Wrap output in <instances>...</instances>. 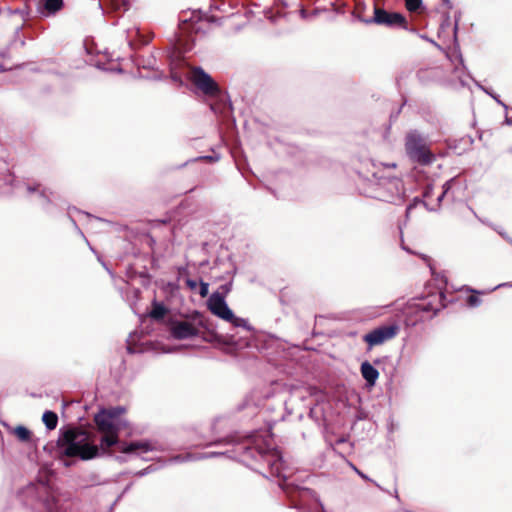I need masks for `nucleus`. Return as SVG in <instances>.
Listing matches in <instances>:
<instances>
[{"instance_id":"nucleus-1","label":"nucleus","mask_w":512,"mask_h":512,"mask_svg":"<svg viewBox=\"0 0 512 512\" xmlns=\"http://www.w3.org/2000/svg\"><path fill=\"white\" fill-rule=\"evenodd\" d=\"M93 420L97 431L102 434L100 444L92 443L88 431L80 427H69L61 432L57 440L60 458L76 457L86 461L100 454H111V448L119 444L120 424L100 411L94 415Z\"/></svg>"},{"instance_id":"nucleus-2","label":"nucleus","mask_w":512,"mask_h":512,"mask_svg":"<svg viewBox=\"0 0 512 512\" xmlns=\"http://www.w3.org/2000/svg\"><path fill=\"white\" fill-rule=\"evenodd\" d=\"M444 300V292L436 290L426 297L409 302L403 310L406 325L415 326L419 322L432 319L446 306Z\"/></svg>"},{"instance_id":"nucleus-3","label":"nucleus","mask_w":512,"mask_h":512,"mask_svg":"<svg viewBox=\"0 0 512 512\" xmlns=\"http://www.w3.org/2000/svg\"><path fill=\"white\" fill-rule=\"evenodd\" d=\"M405 149L408 156L421 165H428L435 159L425 139L417 131H411L406 135Z\"/></svg>"},{"instance_id":"nucleus-4","label":"nucleus","mask_w":512,"mask_h":512,"mask_svg":"<svg viewBox=\"0 0 512 512\" xmlns=\"http://www.w3.org/2000/svg\"><path fill=\"white\" fill-rule=\"evenodd\" d=\"M367 23H373L387 28L408 29V21L404 15L398 12H390L377 5L374 6V15Z\"/></svg>"},{"instance_id":"nucleus-5","label":"nucleus","mask_w":512,"mask_h":512,"mask_svg":"<svg viewBox=\"0 0 512 512\" xmlns=\"http://www.w3.org/2000/svg\"><path fill=\"white\" fill-rule=\"evenodd\" d=\"M189 78L194 86L206 96L218 97L220 95L219 85L201 67H192Z\"/></svg>"},{"instance_id":"nucleus-6","label":"nucleus","mask_w":512,"mask_h":512,"mask_svg":"<svg viewBox=\"0 0 512 512\" xmlns=\"http://www.w3.org/2000/svg\"><path fill=\"white\" fill-rule=\"evenodd\" d=\"M207 306L212 314L223 320H231L234 318V313L225 302L224 295L219 291L210 295L207 301Z\"/></svg>"},{"instance_id":"nucleus-7","label":"nucleus","mask_w":512,"mask_h":512,"mask_svg":"<svg viewBox=\"0 0 512 512\" xmlns=\"http://www.w3.org/2000/svg\"><path fill=\"white\" fill-rule=\"evenodd\" d=\"M396 326H381L378 327L366 335H364L363 340L370 346H377L383 344L385 341L394 338L397 334Z\"/></svg>"},{"instance_id":"nucleus-8","label":"nucleus","mask_w":512,"mask_h":512,"mask_svg":"<svg viewBox=\"0 0 512 512\" xmlns=\"http://www.w3.org/2000/svg\"><path fill=\"white\" fill-rule=\"evenodd\" d=\"M170 334L173 338L182 340L188 339L199 334V328L195 323L189 321H172L170 325Z\"/></svg>"},{"instance_id":"nucleus-9","label":"nucleus","mask_w":512,"mask_h":512,"mask_svg":"<svg viewBox=\"0 0 512 512\" xmlns=\"http://www.w3.org/2000/svg\"><path fill=\"white\" fill-rule=\"evenodd\" d=\"M360 371L366 382L373 386L379 377V372L368 361L361 364Z\"/></svg>"},{"instance_id":"nucleus-10","label":"nucleus","mask_w":512,"mask_h":512,"mask_svg":"<svg viewBox=\"0 0 512 512\" xmlns=\"http://www.w3.org/2000/svg\"><path fill=\"white\" fill-rule=\"evenodd\" d=\"M151 449V444L146 441L131 442L130 444L119 447V451L124 454H131L136 451L148 452Z\"/></svg>"},{"instance_id":"nucleus-11","label":"nucleus","mask_w":512,"mask_h":512,"mask_svg":"<svg viewBox=\"0 0 512 512\" xmlns=\"http://www.w3.org/2000/svg\"><path fill=\"white\" fill-rule=\"evenodd\" d=\"M42 421L48 430H54L58 424V416L53 411H45L42 416Z\"/></svg>"},{"instance_id":"nucleus-12","label":"nucleus","mask_w":512,"mask_h":512,"mask_svg":"<svg viewBox=\"0 0 512 512\" xmlns=\"http://www.w3.org/2000/svg\"><path fill=\"white\" fill-rule=\"evenodd\" d=\"M13 434L21 442H30L32 439V432L28 428L21 425L14 429Z\"/></svg>"},{"instance_id":"nucleus-13","label":"nucleus","mask_w":512,"mask_h":512,"mask_svg":"<svg viewBox=\"0 0 512 512\" xmlns=\"http://www.w3.org/2000/svg\"><path fill=\"white\" fill-rule=\"evenodd\" d=\"M167 312H168V310L166 309V307L163 304L155 302L153 304V308L150 312V317L155 320H161L165 317Z\"/></svg>"},{"instance_id":"nucleus-14","label":"nucleus","mask_w":512,"mask_h":512,"mask_svg":"<svg viewBox=\"0 0 512 512\" xmlns=\"http://www.w3.org/2000/svg\"><path fill=\"white\" fill-rule=\"evenodd\" d=\"M43 3L44 9L48 13H56L59 11L63 6V0H41Z\"/></svg>"},{"instance_id":"nucleus-15","label":"nucleus","mask_w":512,"mask_h":512,"mask_svg":"<svg viewBox=\"0 0 512 512\" xmlns=\"http://www.w3.org/2000/svg\"><path fill=\"white\" fill-rule=\"evenodd\" d=\"M100 412L104 413L109 418L116 421L121 415L126 413V409L122 406H117V407L101 409Z\"/></svg>"},{"instance_id":"nucleus-16","label":"nucleus","mask_w":512,"mask_h":512,"mask_svg":"<svg viewBox=\"0 0 512 512\" xmlns=\"http://www.w3.org/2000/svg\"><path fill=\"white\" fill-rule=\"evenodd\" d=\"M458 183L457 178H452L445 182L443 185V191L438 197V201L441 202L445 196H448L450 190Z\"/></svg>"},{"instance_id":"nucleus-17","label":"nucleus","mask_w":512,"mask_h":512,"mask_svg":"<svg viewBox=\"0 0 512 512\" xmlns=\"http://www.w3.org/2000/svg\"><path fill=\"white\" fill-rule=\"evenodd\" d=\"M471 294L467 297L466 303L469 307H477L481 304V299L479 297L480 292L471 290Z\"/></svg>"},{"instance_id":"nucleus-18","label":"nucleus","mask_w":512,"mask_h":512,"mask_svg":"<svg viewBox=\"0 0 512 512\" xmlns=\"http://www.w3.org/2000/svg\"><path fill=\"white\" fill-rule=\"evenodd\" d=\"M422 6V0H405V7L409 12H417Z\"/></svg>"},{"instance_id":"nucleus-19","label":"nucleus","mask_w":512,"mask_h":512,"mask_svg":"<svg viewBox=\"0 0 512 512\" xmlns=\"http://www.w3.org/2000/svg\"><path fill=\"white\" fill-rule=\"evenodd\" d=\"M215 340L217 342L225 344V345H232V344H234V339H233L232 336H230V337L218 336Z\"/></svg>"},{"instance_id":"nucleus-20","label":"nucleus","mask_w":512,"mask_h":512,"mask_svg":"<svg viewBox=\"0 0 512 512\" xmlns=\"http://www.w3.org/2000/svg\"><path fill=\"white\" fill-rule=\"evenodd\" d=\"M208 287H209L208 283L203 282V281H201V282H200V291H199V294H200V296H201L202 298H204V297H206V296L208 295V293H209V291H208Z\"/></svg>"},{"instance_id":"nucleus-21","label":"nucleus","mask_w":512,"mask_h":512,"mask_svg":"<svg viewBox=\"0 0 512 512\" xmlns=\"http://www.w3.org/2000/svg\"><path fill=\"white\" fill-rule=\"evenodd\" d=\"M228 322L232 323L234 326H245L246 321L242 318H238L234 315V318L231 320H227Z\"/></svg>"},{"instance_id":"nucleus-22","label":"nucleus","mask_w":512,"mask_h":512,"mask_svg":"<svg viewBox=\"0 0 512 512\" xmlns=\"http://www.w3.org/2000/svg\"><path fill=\"white\" fill-rule=\"evenodd\" d=\"M231 284H224L219 287V292L224 295V297L230 292Z\"/></svg>"},{"instance_id":"nucleus-23","label":"nucleus","mask_w":512,"mask_h":512,"mask_svg":"<svg viewBox=\"0 0 512 512\" xmlns=\"http://www.w3.org/2000/svg\"><path fill=\"white\" fill-rule=\"evenodd\" d=\"M186 285L187 287H189L191 290H194L196 289L198 283L197 281L193 280V279H187L186 280Z\"/></svg>"},{"instance_id":"nucleus-24","label":"nucleus","mask_w":512,"mask_h":512,"mask_svg":"<svg viewBox=\"0 0 512 512\" xmlns=\"http://www.w3.org/2000/svg\"><path fill=\"white\" fill-rule=\"evenodd\" d=\"M123 11H127L129 9V0H122Z\"/></svg>"},{"instance_id":"nucleus-25","label":"nucleus","mask_w":512,"mask_h":512,"mask_svg":"<svg viewBox=\"0 0 512 512\" xmlns=\"http://www.w3.org/2000/svg\"><path fill=\"white\" fill-rule=\"evenodd\" d=\"M355 471L363 478V479H368V477L366 475H364L362 472H360L358 469L355 468Z\"/></svg>"},{"instance_id":"nucleus-26","label":"nucleus","mask_w":512,"mask_h":512,"mask_svg":"<svg viewBox=\"0 0 512 512\" xmlns=\"http://www.w3.org/2000/svg\"><path fill=\"white\" fill-rule=\"evenodd\" d=\"M37 189H38V187H31V186H28V187H27V190H28L29 192H34V191H36Z\"/></svg>"},{"instance_id":"nucleus-27","label":"nucleus","mask_w":512,"mask_h":512,"mask_svg":"<svg viewBox=\"0 0 512 512\" xmlns=\"http://www.w3.org/2000/svg\"><path fill=\"white\" fill-rule=\"evenodd\" d=\"M415 206V203L414 204H410L408 207H407V213H409L412 208Z\"/></svg>"},{"instance_id":"nucleus-28","label":"nucleus","mask_w":512,"mask_h":512,"mask_svg":"<svg viewBox=\"0 0 512 512\" xmlns=\"http://www.w3.org/2000/svg\"><path fill=\"white\" fill-rule=\"evenodd\" d=\"M268 452H270V449H267V450H262V449H260V450H259V453H260V454H266V453H268Z\"/></svg>"},{"instance_id":"nucleus-29","label":"nucleus","mask_w":512,"mask_h":512,"mask_svg":"<svg viewBox=\"0 0 512 512\" xmlns=\"http://www.w3.org/2000/svg\"><path fill=\"white\" fill-rule=\"evenodd\" d=\"M0 56L2 58H5V57H8L7 53L6 52H0Z\"/></svg>"},{"instance_id":"nucleus-30","label":"nucleus","mask_w":512,"mask_h":512,"mask_svg":"<svg viewBox=\"0 0 512 512\" xmlns=\"http://www.w3.org/2000/svg\"><path fill=\"white\" fill-rule=\"evenodd\" d=\"M224 442L226 443L227 441H226L225 439H223V440H218V441H217V442H215L214 444H220V443H224Z\"/></svg>"},{"instance_id":"nucleus-31","label":"nucleus","mask_w":512,"mask_h":512,"mask_svg":"<svg viewBox=\"0 0 512 512\" xmlns=\"http://www.w3.org/2000/svg\"><path fill=\"white\" fill-rule=\"evenodd\" d=\"M388 167L396 168V164L392 163L391 165H387Z\"/></svg>"},{"instance_id":"nucleus-32","label":"nucleus","mask_w":512,"mask_h":512,"mask_svg":"<svg viewBox=\"0 0 512 512\" xmlns=\"http://www.w3.org/2000/svg\"><path fill=\"white\" fill-rule=\"evenodd\" d=\"M198 324H199L200 326H203V322H202V320H199Z\"/></svg>"},{"instance_id":"nucleus-33","label":"nucleus","mask_w":512,"mask_h":512,"mask_svg":"<svg viewBox=\"0 0 512 512\" xmlns=\"http://www.w3.org/2000/svg\"><path fill=\"white\" fill-rule=\"evenodd\" d=\"M220 454H221V453H217V452L212 453V455H213V456H215V455H220Z\"/></svg>"}]
</instances>
